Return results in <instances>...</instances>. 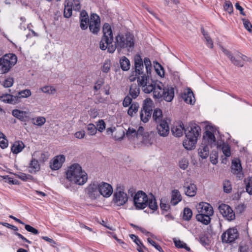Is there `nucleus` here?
<instances>
[{"label": "nucleus", "instance_id": "nucleus-11", "mask_svg": "<svg viewBox=\"0 0 252 252\" xmlns=\"http://www.w3.org/2000/svg\"><path fill=\"white\" fill-rule=\"evenodd\" d=\"M113 200L114 203L119 206H123L127 202V195L126 192L124 191L123 188H117L116 191L114 194Z\"/></svg>", "mask_w": 252, "mask_h": 252}, {"label": "nucleus", "instance_id": "nucleus-39", "mask_svg": "<svg viewBox=\"0 0 252 252\" xmlns=\"http://www.w3.org/2000/svg\"><path fill=\"white\" fill-rule=\"evenodd\" d=\"M201 32L206 40V44L207 46L211 48H213V42L208 33L205 31L203 28H201Z\"/></svg>", "mask_w": 252, "mask_h": 252}, {"label": "nucleus", "instance_id": "nucleus-18", "mask_svg": "<svg viewBox=\"0 0 252 252\" xmlns=\"http://www.w3.org/2000/svg\"><path fill=\"white\" fill-rule=\"evenodd\" d=\"M158 123L159 124L157 126L158 134L160 136H167L169 132V127L168 123L166 120H163V121H160Z\"/></svg>", "mask_w": 252, "mask_h": 252}, {"label": "nucleus", "instance_id": "nucleus-32", "mask_svg": "<svg viewBox=\"0 0 252 252\" xmlns=\"http://www.w3.org/2000/svg\"><path fill=\"white\" fill-rule=\"evenodd\" d=\"M212 215H207L202 214H198L196 215V220L205 225L208 224L211 221V216Z\"/></svg>", "mask_w": 252, "mask_h": 252}, {"label": "nucleus", "instance_id": "nucleus-55", "mask_svg": "<svg viewBox=\"0 0 252 252\" xmlns=\"http://www.w3.org/2000/svg\"><path fill=\"white\" fill-rule=\"evenodd\" d=\"M80 22H90V20L89 19L88 13L86 11L83 10L81 12L80 16Z\"/></svg>", "mask_w": 252, "mask_h": 252}, {"label": "nucleus", "instance_id": "nucleus-12", "mask_svg": "<svg viewBox=\"0 0 252 252\" xmlns=\"http://www.w3.org/2000/svg\"><path fill=\"white\" fill-rule=\"evenodd\" d=\"M100 19L96 14H92L89 22V29L94 34H97L100 30Z\"/></svg>", "mask_w": 252, "mask_h": 252}, {"label": "nucleus", "instance_id": "nucleus-56", "mask_svg": "<svg viewBox=\"0 0 252 252\" xmlns=\"http://www.w3.org/2000/svg\"><path fill=\"white\" fill-rule=\"evenodd\" d=\"M96 126V129L99 132H102L105 128V123L103 120H100L97 122Z\"/></svg>", "mask_w": 252, "mask_h": 252}, {"label": "nucleus", "instance_id": "nucleus-25", "mask_svg": "<svg viewBox=\"0 0 252 252\" xmlns=\"http://www.w3.org/2000/svg\"><path fill=\"white\" fill-rule=\"evenodd\" d=\"M185 130H188V128L187 129L185 130L184 125L182 123L178 124L172 128L173 134L179 137L183 135V132L184 131H185Z\"/></svg>", "mask_w": 252, "mask_h": 252}, {"label": "nucleus", "instance_id": "nucleus-34", "mask_svg": "<svg viewBox=\"0 0 252 252\" xmlns=\"http://www.w3.org/2000/svg\"><path fill=\"white\" fill-rule=\"evenodd\" d=\"M29 172L31 173H35L40 169V166L38 161L35 159H32L29 165Z\"/></svg>", "mask_w": 252, "mask_h": 252}, {"label": "nucleus", "instance_id": "nucleus-33", "mask_svg": "<svg viewBox=\"0 0 252 252\" xmlns=\"http://www.w3.org/2000/svg\"><path fill=\"white\" fill-rule=\"evenodd\" d=\"M32 94V92L29 89H25L19 91L18 94L15 95L16 98H17V103L20 101V98H25L30 96Z\"/></svg>", "mask_w": 252, "mask_h": 252}, {"label": "nucleus", "instance_id": "nucleus-52", "mask_svg": "<svg viewBox=\"0 0 252 252\" xmlns=\"http://www.w3.org/2000/svg\"><path fill=\"white\" fill-rule=\"evenodd\" d=\"M179 165L181 169L185 170L189 166V161L187 159L183 158L179 161Z\"/></svg>", "mask_w": 252, "mask_h": 252}, {"label": "nucleus", "instance_id": "nucleus-35", "mask_svg": "<svg viewBox=\"0 0 252 252\" xmlns=\"http://www.w3.org/2000/svg\"><path fill=\"white\" fill-rule=\"evenodd\" d=\"M120 63L122 69L124 71H127L130 68V62L125 56L123 57L120 60Z\"/></svg>", "mask_w": 252, "mask_h": 252}, {"label": "nucleus", "instance_id": "nucleus-8", "mask_svg": "<svg viewBox=\"0 0 252 252\" xmlns=\"http://www.w3.org/2000/svg\"><path fill=\"white\" fill-rule=\"evenodd\" d=\"M149 197L143 191L139 190L135 193L133 198V204L137 209H144L148 206Z\"/></svg>", "mask_w": 252, "mask_h": 252}, {"label": "nucleus", "instance_id": "nucleus-10", "mask_svg": "<svg viewBox=\"0 0 252 252\" xmlns=\"http://www.w3.org/2000/svg\"><path fill=\"white\" fill-rule=\"evenodd\" d=\"M239 237V233L236 228H230L224 232L221 239L223 243H231L234 242Z\"/></svg>", "mask_w": 252, "mask_h": 252}, {"label": "nucleus", "instance_id": "nucleus-37", "mask_svg": "<svg viewBox=\"0 0 252 252\" xmlns=\"http://www.w3.org/2000/svg\"><path fill=\"white\" fill-rule=\"evenodd\" d=\"M153 119L157 122H160V121H163L162 119V111L158 108H157L154 110L153 115Z\"/></svg>", "mask_w": 252, "mask_h": 252}, {"label": "nucleus", "instance_id": "nucleus-2", "mask_svg": "<svg viewBox=\"0 0 252 252\" xmlns=\"http://www.w3.org/2000/svg\"><path fill=\"white\" fill-rule=\"evenodd\" d=\"M65 178L71 184L82 186L87 181L88 175L78 163H73L67 167Z\"/></svg>", "mask_w": 252, "mask_h": 252}, {"label": "nucleus", "instance_id": "nucleus-59", "mask_svg": "<svg viewBox=\"0 0 252 252\" xmlns=\"http://www.w3.org/2000/svg\"><path fill=\"white\" fill-rule=\"evenodd\" d=\"M224 8L225 11L229 13H232L233 10V5L230 1H227L225 3Z\"/></svg>", "mask_w": 252, "mask_h": 252}, {"label": "nucleus", "instance_id": "nucleus-46", "mask_svg": "<svg viewBox=\"0 0 252 252\" xmlns=\"http://www.w3.org/2000/svg\"><path fill=\"white\" fill-rule=\"evenodd\" d=\"M174 243L176 247L179 248H184L186 249L187 251L189 252L190 251V249L187 246V244L183 241L180 240H175L174 241Z\"/></svg>", "mask_w": 252, "mask_h": 252}, {"label": "nucleus", "instance_id": "nucleus-40", "mask_svg": "<svg viewBox=\"0 0 252 252\" xmlns=\"http://www.w3.org/2000/svg\"><path fill=\"white\" fill-rule=\"evenodd\" d=\"M4 181L6 183H8L12 185H18V181L16 180H13L11 177H9L7 175H3L0 176V181Z\"/></svg>", "mask_w": 252, "mask_h": 252}, {"label": "nucleus", "instance_id": "nucleus-1", "mask_svg": "<svg viewBox=\"0 0 252 252\" xmlns=\"http://www.w3.org/2000/svg\"><path fill=\"white\" fill-rule=\"evenodd\" d=\"M103 33V35L99 44L100 48L102 50L107 49L109 53H113L117 50L120 53L124 49L129 51L134 47V36L129 32L125 34H118L116 36L114 45L112 44L113 36L111 27L109 24H104Z\"/></svg>", "mask_w": 252, "mask_h": 252}, {"label": "nucleus", "instance_id": "nucleus-44", "mask_svg": "<svg viewBox=\"0 0 252 252\" xmlns=\"http://www.w3.org/2000/svg\"><path fill=\"white\" fill-rule=\"evenodd\" d=\"M126 136L129 139H132L135 137L138 136V132L133 128H129L126 131Z\"/></svg>", "mask_w": 252, "mask_h": 252}, {"label": "nucleus", "instance_id": "nucleus-49", "mask_svg": "<svg viewBox=\"0 0 252 252\" xmlns=\"http://www.w3.org/2000/svg\"><path fill=\"white\" fill-rule=\"evenodd\" d=\"M13 78L11 77H8L3 82L2 85L4 88H9L13 85Z\"/></svg>", "mask_w": 252, "mask_h": 252}, {"label": "nucleus", "instance_id": "nucleus-45", "mask_svg": "<svg viewBox=\"0 0 252 252\" xmlns=\"http://www.w3.org/2000/svg\"><path fill=\"white\" fill-rule=\"evenodd\" d=\"M246 191L252 194V177H249L245 180Z\"/></svg>", "mask_w": 252, "mask_h": 252}, {"label": "nucleus", "instance_id": "nucleus-13", "mask_svg": "<svg viewBox=\"0 0 252 252\" xmlns=\"http://www.w3.org/2000/svg\"><path fill=\"white\" fill-rule=\"evenodd\" d=\"M220 213L227 220L231 221L235 218V214L231 208L228 205L221 204L219 207Z\"/></svg>", "mask_w": 252, "mask_h": 252}, {"label": "nucleus", "instance_id": "nucleus-3", "mask_svg": "<svg viewBox=\"0 0 252 252\" xmlns=\"http://www.w3.org/2000/svg\"><path fill=\"white\" fill-rule=\"evenodd\" d=\"M200 133L201 128L196 124H191L188 127V130H185L186 139L183 141V146L185 148L188 150L193 149Z\"/></svg>", "mask_w": 252, "mask_h": 252}, {"label": "nucleus", "instance_id": "nucleus-63", "mask_svg": "<svg viewBox=\"0 0 252 252\" xmlns=\"http://www.w3.org/2000/svg\"><path fill=\"white\" fill-rule=\"evenodd\" d=\"M8 145V140L5 137L0 139V147L2 149H5L7 147Z\"/></svg>", "mask_w": 252, "mask_h": 252}, {"label": "nucleus", "instance_id": "nucleus-29", "mask_svg": "<svg viewBox=\"0 0 252 252\" xmlns=\"http://www.w3.org/2000/svg\"><path fill=\"white\" fill-rule=\"evenodd\" d=\"M198 155L202 158L205 159L209 156V148L207 145L202 144L198 149Z\"/></svg>", "mask_w": 252, "mask_h": 252}, {"label": "nucleus", "instance_id": "nucleus-36", "mask_svg": "<svg viewBox=\"0 0 252 252\" xmlns=\"http://www.w3.org/2000/svg\"><path fill=\"white\" fill-rule=\"evenodd\" d=\"M139 107V105L137 102L132 103L127 110L128 115L130 117H133L134 114H136L138 112Z\"/></svg>", "mask_w": 252, "mask_h": 252}, {"label": "nucleus", "instance_id": "nucleus-27", "mask_svg": "<svg viewBox=\"0 0 252 252\" xmlns=\"http://www.w3.org/2000/svg\"><path fill=\"white\" fill-rule=\"evenodd\" d=\"M12 114L14 117L21 121H26L28 118L27 113L26 111L15 109L12 111Z\"/></svg>", "mask_w": 252, "mask_h": 252}, {"label": "nucleus", "instance_id": "nucleus-48", "mask_svg": "<svg viewBox=\"0 0 252 252\" xmlns=\"http://www.w3.org/2000/svg\"><path fill=\"white\" fill-rule=\"evenodd\" d=\"M111 67V62L109 60L105 61L101 67V70L104 73H108Z\"/></svg>", "mask_w": 252, "mask_h": 252}, {"label": "nucleus", "instance_id": "nucleus-30", "mask_svg": "<svg viewBox=\"0 0 252 252\" xmlns=\"http://www.w3.org/2000/svg\"><path fill=\"white\" fill-rule=\"evenodd\" d=\"M72 2L69 1L68 0L64 1V8L63 15L65 18H68L72 15Z\"/></svg>", "mask_w": 252, "mask_h": 252}, {"label": "nucleus", "instance_id": "nucleus-22", "mask_svg": "<svg viewBox=\"0 0 252 252\" xmlns=\"http://www.w3.org/2000/svg\"><path fill=\"white\" fill-rule=\"evenodd\" d=\"M183 188L184 192L187 196L193 197L195 195L197 188L194 184L192 183L186 182L184 183Z\"/></svg>", "mask_w": 252, "mask_h": 252}, {"label": "nucleus", "instance_id": "nucleus-28", "mask_svg": "<svg viewBox=\"0 0 252 252\" xmlns=\"http://www.w3.org/2000/svg\"><path fill=\"white\" fill-rule=\"evenodd\" d=\"M182 98L188 104H193L195 102V97L190 90H189L187 93H185L182 96Z\"/></svg>", "mask_w": 252, "mask_h": 252}, {"label": "nucleus", "instance_id": "nucleus-54", "mask_svg": "<svg viewBox=\"0 0 252 252\" xmlns=\"http://www.w3.org/2000/svg\"><path fill=\"white\" fill-rule=\"evenodd\" d=\"M132 101V98L129 95H126L123 102V105L124 107H126L131 105Z\"/></svg>", "mask_w": 252, "mask_h": 252}, {"label": "nucleus", "instance_id": "nucleus-19", "mask_svg": "<svg viewBox=\"0 0 252 252\" xmlns=\"http://www.w3.org/2000/svg\"><path fill=\"white\" fill-rule=\"evenodd\" d=\"M231 172L233 174L236 175L237 177L240 179L243 178L242 168L240 161L239 159H236L232 160Z\"/></svg>", "mask_w": 252, "mask_h": 252}, {"label": "nucleus", "instance_id": "nucleus-4", "mask_svg": "<svg viewBox=\"0 0 252 252\" xmlns=\"http://www.w3.org/2000/svg\"><path fill=\"white\" fill-rule=\"evenodd\" d=\"M174 97V89L169 86L163 87V85L158 83V85L154 92V97L156 98H162L167 102H171Z\"/></svg>", "mask_w": 252, "mask_h": 252}, {"label": "nucleus", "instance_id": "nucleus-60", "mask_svg": "<svg viewBox=\"0 0 252 252\" xmlns=\"http://www.w3.org/2000/svg\"><path fill=\"white\" fill-rule=\"evenodd\" d=\"M25 228L26 230H27L29 232H30L33 234H38L39 232L38 230L35 228L32 227V226L29 225V224H26L25 226Z\"/></svg>", "mask_w": 252, "mask_h": 252}, {"label": "nucleus", "instance_id": "nucleus-53", "mask_svg": "<svg viewBox=\"0 0 252 252\" xmlns=\"http://www.w3.org/2000/svg\"><path fill=\"white\" fill-rule=\"evenodd\" d=\"M46 122V119L43 117H38L36 119L35 122L33 124L39 126H43Z\"/></svg>", "mask_w": 252, "mask_h": 252}, {"label": "nucleus", "instance_id": "nucleus-31", "mask_svg": "<svg viewBox=\"0 0 252 252\" xmlns=\"http://www.w3.org/2000/svg\"><path fill=\"white\" fill-rule=\"evenodd\" d=\"M139 87L138 85H137L135 84L130 86L128 95L133 99H135L140 94Z\"/></svg>", "mask_w": 252, "mask_h": 252}, {"label": "nucleus", "instance_id": "nucleus-38", "mask_svg": "<svg viewBox=\"0 0 252 252\" xmlns=\"http://www.w3.org/2000/svg\"><path fill=\"white\" fill-rule=\"evenodd\" d=\"M42 92L48 94H54L56 92V88L52 86H45L41 88Z\"/></svg>", "mask_w": 252, "mask_h": 252}, {"label": "nucleus", "instance_id": "nucleus-51", "mask_svg": "<svg viewBox=\"0 0 252 252\" xmlns=\"http://www.w3.org/2000/svg\"><path fill=\"white\" fill-rule=\"evenodd\" d=\"M222 151L223 154L227 157H229L231 155L230 148L227 144H223L222 146Z\"/></svg>", "mask_w": 252, "mask_h": 252}, {"label": "nucleus", "instance_id": "nucleus-50", "mask_svg": "<svg viewBox=\"0 0 252 252\" xmlns=\"http://www.w3.org/2000/svg\"><path fill=\"white\" fill-rule=\"evenodd\" d=\"M144 63L145 65L146 73L149 75L151 73V69L152 68L151 62L149 58H145L144 60Z\"/></svg>", "mask_w": 252, "mask_h": 252}, {"label": "nucleus", "instance_id": "nucleus-15", "mask_svg": "<svg viewBox=\"0 0 252 252\" xmlns=\"http://www.w3.org/2000/svg\"><path fill=\"white\" fill-rule=\"evenodd\" d=\"M100 194L104 197H110L113 193V188L108 183L102 182L98 183Z\"/></svg>", "mask_w": 252, "mask_h": 252}, {"label": "nucleus", "instance_id": "nucleus-23", "mask_svg": "<svg viewBox=\"0 0 252 252\" xmlns=\"http://www.w3.org/2000/svg\"><path fill=\"white\" fill-rule=\"evenodd\" d=\"M25 144L22 141H15L11 147V151L14 154H18L22 151Z\"/></svg>", "mask_w": 252, "mask_h": 252}, {"label": "nucleus", "instance_id": "nucleus-5", "mask_svg": "<svg viewBox=\"0 0 252 252\" xmlns=\"http://www.w3.org/2000/svg\"><path fill=\"white\" fill-rule=\"evenodd\" d=\"M17 62V56L12 53L6 54L0 58V74L8 72Z\"/></svg>", "mask_w": 252, "mask_h": 252}, {"label": "nucleus", "instance_id": "nucleus-17", "mask_svg": "<svg viewBox=\"0 0 252 252\" xmlns=\"http://www.w3.org/2000/svg\"><path fill=\"white\" fill-rule=\"evenodd\" d=\"M65 157L63 155L56 156L50 162V167L52 170L59 169L65 161Z\"/></svg>", "mask_w": 252, "mask_h": 252}, {"label": "nucleus", "instance_id": "nucleus-58", "mask_svg": "<svg viewBox=\"0 0 252 252\" xmlns=\"http://www.w3.org/2000/svg\"><path fill=\"white\" fill-rule=\"evenodd\" d=\"M147 241L149 244H150L152 246L154 247L159 252H164L160 246H159L158 244H157L156 242L153 241L151 238H148L147 239Z\"/></svg>", "mask_w": 252, "mask_h": 252}, {"label": "nucleus", "instance_id": "nucleus-14", "mask_svg": "<svg viewBox=\"0 0 252 252\" xmlns=\"http://www.w3.org/2000/svg\"><path fill=\"white\" fill-rule=\"evenodd\" d=\"M196 209L198 214H202L207 215H213L214 211L213 207L208 203L202 202L196 206Z\"/></svg>", "mask_w": 252, "mask_h": 252}, {"label": "nucleus", "instance_id": "nucleus-57", "mask_svg": "<svg viewBox=\"0 0 252 252\" xmlns=\"http://www.w3.org/2000/svg\"><path fill=\"white\" fill-rule=\"evenodd\" d=\"M243 23L245 28L249 32H252V25L251 22L247 19H242Z\"/></svg>", "mask_w": 252, "mask_h": 252}, {"label": "nucleus", "instance_id": "nucleus-43", "mask_svg": "<svg viewBox=\"0 0 252 252\" xmlns=\"http://www.w3.org/2000/svg\"><path fill=\"white\" fill-rule=\"evenodd\" d=\"M192 216V212L190 209L189 208H185L183 213V219L186 220H190Z\"/></svg>", "mask_w": 252, "mask_h": 252}, {"label": "nucleus", "instance_id": "nucleus-9", "mask_svg": "<svg viewBox=\"0 0 252 252\" xmlns=\"http://www.w3.org/2000/svg\"><path fill=\"white\" fill-rule=\"evenodd\" d=\"M153 101L151 98H146L143 103V108L140 111L141 120L146 123L148 122L151 118L152 112Z\"/></svg>", "mask_w": 252, "mask_h": 252}, {"label": "nucleus", "instance_id": "nucleus-21", "mask_svg": "<svg viewBox=\"0 0 252 252\" xmlns=\"http://www.w3.org/2000/svg\"><path fill=\"white\" fill-rule=\"evenodd\" d=\"M207 129L203 135V138L207 141L209 144H211L216 141V138L214 133L216 132V129L213 126H208L207 127Z\"/></svg>", "mask_w": 252, "mask_h": 252}, {"label": "nucleus", "instance_id": "nucleus-24", "mask_svg": "<svg viewBox=\"0 0 252 252\" xmlns=\"http://www.w3.org/2000/svg\"><path fill=\"white\" fill-rule=\"evenodd\" d=\"M0 100L12 104H17V98H16L15 96L10 94H3L0 96Z\"/></svg>", "mask_w": 252, "mask_h": 252}, {"label": "nucleus", "instance_id": "nucleus-62", "mask_svg": "<svg viewBox=\"0 0 252 252\" xmlns=\"http://www.w3.org/2000/svg\"><path fill=\"white\" fill-rule=\"evenodd\" d=\"M17 176L19 179L24 181H26L31 178L30 175H27L23 173H20L19 174L17 175Z\"/></svg>", "mask_w": 252, "mask_h": 252}, {"label": "nucleus", "instance_id": "nucleus-61", "mask_svg": "<svg viewBox=\"0 0 252 252\" xmlns=\"http://www.w3.org/2000/svg\"><path fill=\"white\" fill-rule=\"evenodd\" d=\"M72 3V7L74 10L79 11L80 9L81 5L79 0H74Z\"/></svg>", "mask_w": 252, "mask_h": 252}, {"label": "nucleus", "instance_id": "nucleus-47", "mask_svg": "<svg viewBox=\"0 0 252 252\" xmlns=\"http://www.w3.org/2000/svg\"><path fill=\"white\" fill-rule=\"evenodd\" d=\"M223 191L225 193H229L231 191L232 187L230 182L229 180H225L223 182Z\"/></svg>", "mask_w": 252, "mask_h": 252}, {"label": "nucleus", "instance_id": "nucleus-64", "mask_svg": "<svg viewBox=\"0 0 252 252\" xmlns=\"http://www.w3.org/2000/svg\"><path fill=\"white\" fill-rule=\"evenodd\" d=\"M89 114L91 118H95L98 115V111L97 109H91L89 111Z\"/></svg>", "mask_w": 252, "mask_h": 252}, {"label": "nucleus", "instance_id": "nucleus-6", "mask_svg": "<svg viewBox=\"0 0 252 252\" xmlns=\"http://www.w3.org/2000/svg\"><path fill=\"white\" fill-rule=\"evenodd\" d=\"M148 75L147 74V76L137 77L138 84L141 88L143 92L149 94L153 92L154 95V92L158 87V83H157L152 79L150 80Z\"/></svg>", "mask_w": 252, "mask_h": 252}, {"label": "nucleus", "instance_id": "nucleus-42", "mask_svg": "<svg viewBox=\"0 0 252 252\" xmlns=\"http://www.w3.org/2000/svg\"><path fill=\"white\" fill-rule=\"evenodd\" d=\"M86 129L88 134L92 136L96 134L97 131L95 126L92 123L88 124L86 126Z\"/></svg>", "mask_w": 252, "mask_h": 252}, {"label": "nucleus", "instance_id": "nucleus-26", "mask_svg": "<svg viewBox=\"0 0 252 252\" xmlns=\"http://www.w3.org/2000/svg\"><path fill=\"white\" fill-rule=\"evenodd\" d=\"M181 200L182 197L179 191L177 189L173 190L171 192V204L175 206Z\"/></svg>", "mask_w": 252, "mask_h": 252}, {"label": "nucleus", "instance_id": "nucleus-20", "mask_svg": "<svg viewBox=\"0 0 252 252\" xmlns=\"http://www.w3.org/2000/svg\"><path fill=\"white\" fill-rule=\"evenodd\" d=\"M88 194L92 199H96L99 197V185L97 182H94L90 185L88 187Z\"/></svg>", "mask_w": 252, "mask_h": 252}, {"label": "nucleus", "instance_id": "nucleus-16", "mask_svg": "<svg viewBox=\"0 0 252 252\" xmlns=\"http://www.w3.org/2000/svg\"><path fill=\"white\" fill-rule=\"evenodd\" d=\"M135 71L136 76L140 77L142 76H147V74L144 71V65L141 57L139 56L135 59Z\"/></svg>", "mask_w": 252, "mask_h": 252}, {"label": "nucleus", "instance_id": "nucleus-41", "mask_svg": "<svg viewBox=\"0 0 252 252\" xmlns=\"http://www.w3.org/2000/svg\"><path fill=\"white\" fill-rule=\"evenodd\" d=\"M148 206L151 210L155 211L158 209V206L155 198L152 196L151 198H149Z\"/></svg>", "mask_w": 252, "mask_h": 252}, {"label": "nucleus", "instance_id": "nucleus-7", "mask_svg": "<svg viewBox=\"0 0 252 252\" xmlns=\"http://www.w3.org/2000/svg\"><path fill=\"white\" fill-rule=\"evenodd\" d=\"M221 50L223 52L225 55H226L231 61V63L239 67H242L244 65L243 62L240 61L238 58H241L244 62L250 61V59L246 56L243 55L239 52H236V57H234L232 53L227 49L224 48H221Z\"/></svg>", "mask_w": 252, "mask_h": 252}]
</instances>
